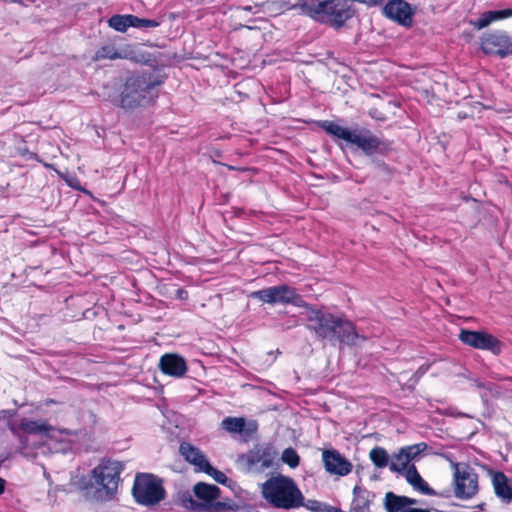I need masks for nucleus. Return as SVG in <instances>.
Listing matches in <instances>:
<instances>
[{
	"label": "nucleus",
	"mask_w": 512,
	"mask_h": 512,
	"mask_svg": "<svg viewBox=\"0 0 512 512\" xmlns=\"http://www.w3.org/2000/svg\"><path fill=\"white\" fill-rule=\"evenodd\" d=\"M262 497L274 508L290 510L304 505V495L295 481L284 475L269 478L261 485Z\"/></svg>",
	"instance_id": "f257e3e1"
},
{
	"label": "nucleus",
	"mask_w": 512,
	"mask_h": 512,
	"mask_svg": "<svg viewBox=\"0 0 512 512\" xmlns=\"http://www.w3.org/2000/svg\"><path fill=\"white\" fill-rule=\"evenodd\" d=\"M159 84L145 74L128 78L121 92V107L134 109L151 104L157 96L155 89Z\"/></svg>",
	"instance_id": "f03ea898"
},
{
	"label": "nucleus",
	"mask_w": 512,
	"mask_h": 512,
	"mask_svg": "<svg viewBox=\"0 0 512 512\" xmlns=\"http://www.w3.org/2000/svg\"><path fill=\"white\" fill-rule=\"evenodd\" d=\"M123 466L118 461L103 460L93 470L91 487L100 500H110L116 494Z\"/></svg>",
	"instance_id": "7ed1b4c3"
},
{
	"label": "nucleus",
	"mask_w": 512,
	"mask_h": 512,
	"mask_svg": "<svg viewBox=\"0 0 512 512\" xmlns=\"http://www.w3.org/2000/svg\"><path fill=\"white\" fill-rule=\"evenodd\" d=\"M323 128L328 134L356 146L366 155L378 152L382 144L381 140L366 128L349 129L329 121L323 124Z\"/></svg>",
	"instance_id": "20e7f679"
},
{
	"label": "nucleus",
	"mask_w": 512,
	"mask_h": 512,
	"mask_svg": "<svg viewBox=\"0 0 512 512\" xmlns=\"http://www.w3.org/2000/svg\"><path fill=\"white\" fill-rule=\"evenodd\" d=\"M301 10L313 18L342 25L352 16L348 0H302Z\"/></svg>",
	"instance_id": "39448f33"
},
{
	"label": "nucleus",
	"mask_w": 512,
	"mask_h": 512,
	"mask_svg": "<svg viewBox=\"0 0 512 512\" xmlns=\"http://www.w3.org/2000/svg\"><path fill=\"white\" fill-rule=\"evenodd\" d=\"M249 297L258 299L263 303L270 305L275 304H292L297 307H307V303L297 291L286 284L267 287L250 293Z\"/></svg>",
	"instance_id": "423d86ee"
},
{
	"label": "nucleus",
	"mask_w": 512,
	"mask_h": 512,
	"mask_svg": "<svg viewBox=\"0 0 512 512\" xmlns=\"http://www.w3.org/2000/svg\"><path fill=\"white\" fill-rule=\"evenodd\" d=\"M133 496L142 505H154L165 496L161 482L151 474H139L133 485Z\"/></svg>",
	"instance_id": "0eeeda50"
},
{
	"label": "nucleus",
	"mask_w": 512,
	"mask_h": 512,
	"mask_svg": "<svg viewBox=\"0 0 512 512\" xmlns=\"http://www.w3.org/2000/svg\"><path fill=\"white\" fill-rule=\"evenodd\" d=\"M454 495L458 499H470L478 492V475L466 463L452 462Z\"/></svg>",
	"instance_id": "6e6552de"
},
{
	"label": "nucleus",
	"mask_w": 512,
	"mask_h": 512,
	"mask_svg": "<svg viewBox=\"0 0 512 512\" xmlns=\"http://www.w3.org/2000/svg\"><path fill=\"white\" fill-rule=\"evenodd\" d=\"M305 308V316L309 322L308 329L313 331L319 338L334 341L340 317L314 309L308 304Z\"/></svg>",
	"instance_id": "1a4fd4ad"
},
{
	"label": "nucleus",
	"mask_w": 512,
	"mask_h": 512,
	"mask_svg": "<svg viewBox=\"0 0 512 512\" xmlns=\"http://www.w3.org/2000/svg\"><path fill=\"white\" fill-rule=\"evenodd\" d=\"M277 451L271 445H257L247 454L242 456L247 471L250 473H262L272 467Z\"/></svg>",
	"instance_id": "9d476101"
},
{
	"label": "nucleus",
	"mask_w": 512,
	"mask_h": 512,
	"mask_svg": "<svg viewBox=\"0 0 512 512\" xmlns=\"http://www.w3.org/2000/svg\"><path fill=\"white\" fill-rule=\"evenodd\" d=\"M481 50L485 54L505 58L512 54V41L509 36L502 31L487 33L481 38Z\"/></svg>",
	"instance_id": "9b49d317"
},
{
	"label": "nucleus",
	"mask_w": 512,
	"mask_h": 512,
	"mask_svg": "<svg viewBox=\"0 0 512 512\" xmlns=\"http://www.w3.org/2000/svg\"><path fill=\"white\" fill-rule=\"evenodd\" d=\"M459 339L469 346L477 349L491 350L493 353H500V342L491 334L486 332L462 330Z\"/></svg>",
	"instance_id": "f8f14e48"
},
{
	"label": "nucleus",
	"mask_w": 512,
	"mask_h": 512,
	"mask_svg": "<svg viewBox=\"0 0 512 512\" xmlns=\"http://www.w3.org/2000/svg\"><path fill=\"white\" fill-rule=\"evenodd\" d=\"M322 461L330 474L346 476L352 471V464L336 450H324Z\"/></svg>",
	"instance_id": "ddd939ff"
},
{
	"label": "nucleus",
	"mask_w": 512,
	"mask_h": 512,
	"mask_svg": "<svg viewBox=\"0 0 512 512\" xmlns=\"http://www.w3.org/2000/svg\"><path fill=\"white\" fill-rule=\"evenodd\" d=\"M383 13L389 19L403 26H409L412 23V9L410 5L403 0H390L384 6Z\"/></svg>",
	"instance_id": "4468645a"
},
{
	"label": "nucleus",
	"mask_w": 512,
	"mask_h": 512,
	"mask_svg": "<svg viewBox=\"0 0 512 512\" xmlns=\"http://www.w3.org/2000/svg\"><path fill=\"white\" fill-rule=\"evenodd\" d=\"M193 491L195 496L203 501L199 504L200 507H209L213 512H221L224 508V504L221 502L211 505V502L217 499L220 493V489L216 485L199 482L194 486Z\"/></svg>",
	"instance_id": "2eb2a0df"
},
{
	"label": "nucleus",
	"mask_w": 512,
	"mask_h": 512,
	"mask_svg": "<svg viewBox=\"0 0 512 512\" xmlns=\"http://www.w3.org/2000/svg\"><path fill=\"white\" fill-rule=\"evenodd\" d=\"M159 369L165 375L174 377V378H182L187 370L186 360L174 353H166L161 356L159 360Z\"/></svg>",
	"instance_id": "dca6fc26"
},
{
	"label": "nucleus",
	"mask_w": 512,
	"mask_h": 512,
	"mask_svg": "<svg viewBox=\"0 0 512 512\" xmlns=\"http://www.w3.org/2000/svg\"><path fill=\"white\" fill-rule=\"evenodd\" d=\"M25 431L34 434H44L52 440H59L70 443L76 434L69 430H59L47 425L44 422L31 421L25 425Z\"/></svg>",
	"instance_id": "f3484780"
},
{
	"label": "nucleus",
	"mask_w": 512,
	"mask_h": 512,
	"mask_svg": "<svg viewBox=\"0 0 512 512\" xmlns=\"http://www.w3.org/2000/svg\"><path fill=\"white\" fill-rule=\"evenodd\" d=\"M359 338L360 335L356 331L354 324L351 321L340 317L334 340H337L342 344L352 346L357 344V340Z\"/></svg>",
	"instance_id": "a211bd4d"
},
{
	"label": "nucleus",
	"mask_w": 512,
	"mask_h": 512,
	"mask_svg": "<svg viewBox=\"0 0 512 512\" xmlns=\"http://www.w3.org/2000/svg\"><path fill=\"white\" fill-rule=\"evenodd\" d=\"M417 504V500L406 496H399L393 492L385 495L384 506L387 512H403L410 506Z\"/></svg>",
	"instance_id": "6ab92c4d"
},
{
	"label": "nucleus",
	"mask_w": 512,
	"mask_h": 512,
	"mask_svg": "<svg viewBox=\"0 0 512 512\" xmlns=\"http://www.w3.org/2000/svg\"><path fill=\"white\" fill-rule=\"evenodd\" d=\"M180 454L186 461L197 467L198 471L208 463L205 455L195 446L190 443L183 442L179 447Z\"/></svg>",
	"instance_id": "aec40b11"
},
{
	"label": "nucleus",
	"mask_w": 512,
	"mask_h": 512,
	"mask_svg": "<svg viewBox=\"0 0 512 512\" xmlns=\"http://www.w3.org/2000/svg\"><path fill=\"white\" fill-rule=\"evenodd\" d=\"M492 484L497 497L504 503L512 501V486L508 483V478L502 472H495L492 476Z\"/></svg>",
	"instance_id": "412c9836"
},
{
	"label": "nucleus",
	"mask_w": 512,
	"mask_h": 512,
	"mask_svg": "<svg viewBox=\"0 0 512 512\" xmlns=\"http://www.w3.org/2000/svg\"><path fill=\"white\" fill-rule=\"evenodd\" d=\"M405 478L407 482L417 491H419L421 494L424 495H430L434 496L436 495V492L434 489H432L428 483L421 477V475L418 473L416 467L414 465H411L406 473Z\"/></svg>",
	"instance_id": "4be33fe9"
},
{
	"label": "nucleus",
	"mask_w": 512,
	"mask_h": 512,
	"mask_svg": "<svg viewBox=\"0 0 512 512\" xmlns=\"http://www.w3.org/2000/svg\"><path fill=\"white\" fill-rule=\"evenodd\" d=\"M512 17V9L496 10L484 12L479 19L474 22V26L483 29L492 22Z\"/></svg>",
	"instance_id": "5701e85b"
},
{
	"label": "nucleus",
	"mask_w": 512,
	"mask_h": 512,
	"mask_svg": "<svg viewBox=\"0 0 512 512\" xmlns=\"http://www.w3.org/2000/svg\"><path fill=\"white\" fill-rule=\"evenodd\" d=\"M353 501L350 512H368L370 504V492L356 485L353 489Z\"/></svg>",
	"instance_id": "b1692460"
},
{
	"label": "nucleus",
	"mask_w": 512,
	"mask_h": 512,
	"mask_svg": "<svg viewBox=\"0 0 512 512\" xmlns=\"http://www.w3.org/2000/svg\"><path fill=\"white\" fill-rule=\"evenodd\" d=\"M302 0H294L291 2L290 0H276V1H267L263 3L265 9L274 14H280L286 10L290 9H301Z\"/></svg>",
	"instance_id": "393cba45"
},
{
	"label": "nucleus",
	"mask_w": 512,
	"mask_h": 512,
	"mask_svg": "<svg viewBox=\"0 0 512 512\" xmlns=\"http://www.w3.org/2000/svg\"><path fill=\"white\" fill-rule=\"evenodd\" d=\"M108 24L118 32H125L129 27H134L135 16L131 14L114 15L108 20Z\"/></svg>",
	"instance_id": "a878e982"
},
{
	"label": "nucleus",
	"mask_w": 512,
	"mask_h": 512,
	"mask_svg": "<svg viewBox=\"0 0 512 512\" xmlns=\"http://www.w3.org/2000/svg\"><path fill=\"white\" fill-rule=\"evenodd\" d=\"M410 461L407 458L404 450L401 448L398 452L394 453L391 457L389 468L393 472L402 473L407 471Z\"/></svg>",
	"instance_id": "bb28decb"
},
{
	"label": "nucleus",
	"mask_w": 512,
	"mask_h": 512,
	"mask_svg": "<svg viewBox=\"0 0 512 512\" xmlns=\"http://www.w3.org/2000/svg\"><path fill=\"white\" fill-rule=\"evenodd\" d=\"M369 457L372 461V463L377 468H385L390 464L389 462V455L387 451L382 447H375L373 448L370 453Z\"/></svg>",
	"instance_id": "cd10ccee"
},
{
	"label": "nucleus",
	"mask_w": 512,
	"mask_h": 512,
	"mask_svg": "<svg viewBox=\"0 0 512 512\" xmlns=\"http://www.w3.org/2000/svg\"><path fill=\"white\" fill-rule=\"evenodd\" d=\"M223 429L232 433H241L245 428V419L237 417H227L221 423Z\"/></svg>",
	"instance_id": "c85d7f7f"
},
{
	"label": "nucleus",
	"mask_w": 512,
	"mask_h": 512,
	"mask_svg": "<svg viewBox=\"0 0 512 512\" xmlns=\"http://www.w3.org/2000/svg\"><path fill=\"white\" fill-rule=\"evenodd\" d=\"M281 460L292 469L298 467L300 464V456L292 447L283 450Z\"/></svg>",
	"instance_id": "c756f323"
},
{
	"label": "nucleus",
	"mask_w": 512,
	"mask_h": 512,
	"mask_svg": "<svg viewBox=\"0 0 512 512\" xmlns=\"http://www.w3.org/2000/svg\"><path fill=\"white\" fill-rule=\"evenodd\" d=\"M121 57H122L121 54L116 51L114 46L106 45L96 51L94 59L95 60L117 59V58H121Z\"/></svg>",
	"instance_id": "7c9ffc66"
},
{
	"label": "nucleus",
	"mask_w": 512,
	"mask_h": 512,
	"mask_svg": "<svg viewBox=\"0 0 512 512\" xmlns=\"http://www.w3.org/2000/svg\"><path fill=\"white\" fill-rule=\"evenodd\" d=\"M427 448L428 445L425 442H420L413 445L402 447L410 462L412 460H415Z\"/></svg>",
	"instance_id": "2f4dec72"
},
{
	"label": "nucleus",
	"mask_w": 512,
	"mask_h": 512,
	"mask_svg": "<svg viewBox=\"0 0 512 512\" xmlns=\"http://www.w3.org/2000/svg\"><path fill=\"white\" fill-rule=\"evenodd\" d=\"M201 472H205L220 484H225L228 481L227 476L223 472L212 467L209 462L202 468Z\"/></svg>",
	"instance_id": "473e14b6"
},
{
	"label": "nucleus",
	"mask_w": 512,
	"mask_h": 512,
	"mask_svg": "<svg viewBox=\"0 0 512 512\" xmlns=\"http://www.w3.org/2000/svg\"><path fill=\"white\" fill-rule=\"evenodd\" d=\"M160 25V22L152 19H142L135 16V28H156Z\"/></svg>",
	"instance_id": "72a5a7b5"
},
{
	"label": "nucleus",
	"mask_w": 512,
	"mask_h": 512,
	"mask_svg": "<svg viewBox=\"0 0 512 512\" xmlns=\"http://www.w3.org/2000/svg\"><path fill=\"white\" fill-rule=\"evenodd\" d=\"M403 512H430V511H428V510H426V509L413 508V507H411V508H407V509H406L405 511H403Z\"/></svg>",
	"instance_id": "f704fd0d"
},
{
	"label": "nucleus",
	"mask_w": 512,
	"mask_h": 512,
	"mask_svg": "<svg viewBox=\"0 0 512 512\" xmlns=\"http://www.w3.org/2000/svg\"><path fill=\"white\" fill-rule=\"evenodd\" d=\"M4 490H5V480L0 477V495L4 492Z\"/></svg>",
	"instance_id": "c9c22d12"
},
{
	"label": "nucleus",
	"mask_w": 512,
	"mask_h": 512,
	"mask_svg": "<svg viewBox=\"0 0 512 512\" xmlns=\"http://www.w3.org/2000/svg\"><path fill=\"white\" fill-rule=\"evenodd\" d=\"M443 457L450 462V464L452 465V462H454L451 458H450V455L449 454H444Z\"/></svg>",
	"instance_id": "e433bc0d"
},
{
	"label": "nucleus",
	"mask_w": 512,
	"mask_h": 512,
	"mask_svg": "<svg viewBox=\"0 0 512 512\" xmlns=\"http://www.w3.org/2000/svg\"><path fill=\"white\" fill-rule=\"evenodd\" d=\"M189 503H190L191 507H194L195 502H194V500L191 497L189 498Z\"/></svg>",
	"instance_id": "4c0bfd02"
},
{
	"label": "nucleus",
	"mask_w": 512,
	"mask_h": 512,
	"mask_svg": "<svg viewBox=\"0 0 512 512\" xmlns=\"http://www.w3.org/2000/svg\"><path fill=\"white\" fill-rule=\"evenodd\" d=\"M244 9H245V10H247V11H250V10H251V7H250V6H247V7H245Z\"/></svg>",
	"instance_id": "58836bf2"
}]
</instances>
